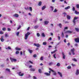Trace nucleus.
Wrapping results in <instances>:
<instances>
[{"instance_id": "obj_16", "label": "nucleus", "mask_w": 79, "mask_h": 79, "mask_svg": "<svg viewBox=\"0 0 79 79\" xmlns=\"http://www.w3.org/2000/svg\"><path fill=\"white\" fill-rule=\"evenodd\" d=\"M56 52H58V50L57 49H56L54 51L51 52V54H53V53H55Z\"/></svg>"}, {"instance_id": "obj_4", "label": "nucleus", "mask_w": 79, "mask_h": 79, "mask_svg": "<svg viewBox=\"0 0 79 79\" xmlns=\"http://www.w3.org/2000/svg\"><path fill=\"white\" fill-rule=\"evenodd\" d=\"M74 51H75V49L74 48H73L72 49H71L70 50V51L71 52H72L73 55H75V53H74Z\"/></svg>"}, {"instance_id": "obj_25", "label": "nucleus", "mask_w": 79, "mask_h": 79, "mask_svg": "<svg viewBox=\"0 0 79 79\" xmlns=\"http://www.w3.org/2000/svg\"><path fill=\"white\" fill-rule=\"evenodd\" d=\"M75 29L77 32H79V29L77 28H75Z\"/></svg>"}, {"instance_id": "obj_3", "label": "nucleus", "mask_w": 79, "mask_h": 79, "mask_svg": "<svg viewBox=\"0 0 79 79\" xmlns=\"http://www.w3.org/2000/svg\"><path fill=\"white\" fill-rule=\"evenodd\" d=\"M10 60L11 61V62H13V61H14V62H15L17 61L16 59L14 58H12L11 57L10 58Z\"/></svg>"}, {"instance_id": "obj_1", "label": "nucleus", "mask_w": 79, "mask_h": 79, "mask_svg": "<svg viewBox=\"0 0 79 79\" xmlns=\"http://www.w3.org/2000/svg\"><path fill=\"white\" fill-rule=\"evenodd\" d=\"M31 34V33L30 32H28L27 33L25 34V40H27V38L28 37V36L29 35Z\"/></svg>"}, {"instance_id": "obj_36", "label": "nucleus", "mask_w": 79, "mask_h": 79, "mask_svg": "<svg viewBox=\"0 0 79 79\" xmlns=\"http://www.w3.org/2000/svg\"><path fill=\"white\" fill-rule=\"evenodd\" d=\"M59 27H60V28H61V27H62V25H61V23H59Z\"/></svg>"}, {"instance_id": "obj_31", "label": "nucleus", "mask_w": 79, "mask_h": 79, "mask_svg": "<svg viewBox=\"0 0 79 79\" xmlns=\"http://www.w3.org/2000/svg\"><path fill=\"white\" fill-rule=\"evenodd\" d=\"M43 44L44 45H47V42H44Z\"/></svg>"}, {"instance_id": "obj_5", "label": "nucleus", "mask_w": 79, "mask_h": 79, "mask_svg": "<svg viewBox=\"0 0 79 79\" xmlns=\"http://www.w3.org/2000/svg\"><path fill=\"white\" fill-rule=\"evenodd\" d=\"M74 40L76 42H77V43H79V38H77L75 39Z\"/></svg>"}, {"instance_id": "obj_14", "label": "nucleus", "mask_w": 79, "mask_h": 79, "mask_svg": "<svg viewBox=\"0 0 79 79\" xmlns=\"http://www.w3.org/2000/svg\"><path fill=\"white\" fill-rule=\"evenodd\" d=\"M35 46H36L37 47H40V44H34Z\"/></svg>"}, {"instance_id": "obj_49", "label": "nucleus", "mask_w": 79, "mask_h": 79, "mask_svg": "<svg viewBox=\"0 0 79 79\" xmlns=\"http://www.w3.org/2000/svg\"><path fill=\"white\" fill-rule=\"evenodd\" d=\"M73 11H75V7H73Z\"/></svg>"}, {"instance_id": "obj_55", "label": "nucleus", "mask_w": 79, "mask_h": 79, "mask_svg": "<svg viewBox=\"0 0 79 79\" xmlns=\"http://www.w3.org/2000/svg\"><path fill=\"white\" fill-rule=\"evenodd\" d=\"M53 74L55 76H56V73L55 72H54L53 73Z\"/></svg>"}, {"instance_id": "obj_19", "label": "nucleus", "mask_w": 79, "mask_h": 79, "mask_svg": "<svg viewBox=\"0 0 79 79\" xmlns=\"http://www.w3.org/2000/svg\"><path fill=\"white\" fill-rule=\"evenodd\" d=\"M61 37L62 38H63L64 37V34L63 33V32H62L61 35Z\"/></svg>"}, {"instance_id": "obj_9", "label": "nucleus", "mask_w": 79, "mask_h": 79, "mask_svg": "<svg viewBox=\"0 0 79 79\" xmlns=\"http://www.w3.org/2000/svg\"><path fill=\"white\" fill-rule=\"evenodd\" d=\"M44 23L45 25H47L48 24V23H49V21H44Z\"/></svg>"}, {"instance_id": "obj_50", "label": "nucleus", "mask_w": 79, "mask_h": 79, "mask_svg": "<svg viewBox=\"0 0 79 79\" xmlns=\"http://www.w3.org/2000/svg\"><path fill=\"white\" fill-rule=\"evenodd\" d=\"M56 54H55L53 56H54V58H56Z\"/></svg>"}, {"instance_id": "obj_58", "label": "nucleus", "mask_w": 79, "mask_h": 79, "mask_svg": "<svg viewBox=\"0 0 79 79\" xmlns=\"http://www.w3.org/2000/svg\"><path fill=\"white\" fill-rule=\"evenodd\" d=\"M33 77V79H37V77H36L34 76Z\"/></svg>"}, {"instance_id": "obj_20", "label": "nucleus", "mask_w": 79, "mask_h": 79, "mask_svg": "<svg viewBox=\"0 0 79 79\" xmlns=\"http://www.w3.org/2000/svg\"><path fill=\"white\" fill-rule=\"evenodd\" d=\"M42 2L40 1L39 2V3H38V5L39 6H41L42 5Z\"/></svg>"}, {"instance_id": "obj_52", "label": "nucleus", "mask_w": 79, "mask_h": 79, "mask_svg": "<svg viewBox=\"0 0 79 79\" xmlns=\"http://www.w3.org/2000/svg\"><path fill=\"white\" fill-rule=\"evenodd\" d=\"M8 48L9 50H11V48L10 46L8 47Z\"/></svg>"}, {"instance_id": "obj_42", "label": "nucleus", "mask_w": 79, "mask_h": 79, "mask_svg": "<svg viewBox=\"0 0 79 79\" xmlns=\"http://www.w3.org/2000/svg\"><path fill=\"white\" fill-rule=\"evenodd\" d=\"M50 8H51V10H52V11H53V7L52 6H51Z\"/></svg>"}, {"instance_id": "obj_22", "label": "nucleus", "mask_w": 79, "mask_h": 79, "mask_svg": "<svg viewBox=\"0 0 79 79\" xmlns=\"http://www.w3.org/2000/svg\"><path fill=\"white\" fill-rule=\"evenodd\" d=\"M70 7H71L70 6H67V7H65V10H68V9H69V8H70Z\"/></svg>"}, {"instance_id": "obj_34", "label": "nucleus", "mask_w": 79, "mask_h": 79, "mask_svg": "<svg viewBox=\"0 0 79 79\" xmlns=\"http://www.w3.org/2000/svg\"><path fill=\"white\" fill-rule=\"evenodd\" d=\"M57 11H58V10L55 9L54 10V11L53 12H54V13H56V12H57Z\"/></svg>"}, {"instance_id": "obj_60", "label": "nucleus", "mask_w": 79, "mask_h": 79, "mask_svg": "<svg viewBox=\"0 0 79 79\" xmlns=\"http://www.w3.org/2000/svg\"><path fill=\"white\" fill-rule=\"evenodd\" d=\"M29 29H30V27H28L27 29V31H29Z\"/></svg>"}, {"instance_id": "obj_51", "label": "nucleus", "mask_w": 79, "mask_h": 79, "mask_svg": "<svg viewBox=\"0 0 79 79\" xmlns=\"http://www.w3.org/2000/svg\"><path fill=\"white\" fill-rule=\"evenodd\" d=\"M68 27H65V28H64V31H65V29H68Z\"/></svg>"}, {"instance_id": "obj_62", "label": "nucleus", "mask_w": 79, "mask_h": 79, "mask_svg": "<svg viewBox=\"0 0 79 79\" xmlns=\"http://www.w3.org/2000/svg\"><path fill=\"white\" fill-rule=\"evenodd\" d=\"M48 40H52V38L51 37H50L49 39Z\"/></svg>"}, {"instance_id": "obj_38", "label": "nucleus", "mask_w": 79, "mask_h": 79, "mask_svg": "<svg viewBox=\"0 0 79 79\" xmlns=\"http://www.w3.org/2000/svg\"><path fill=\"white\" fill-rule=\"evenodd\" d=\"M76 7L78 8V9H79V4H77L76 5Z\"/></svg>"}, {"instance_id": "obj_2", "label": "nucleus", "mask_w": 79, "mask_h": 79, "mask_svg": "<svg viewBox=\"0 0 79 79\" xmlns=\"http://www.w3.org/2000/svg\"><path fill=\"white\" fill-rule=\"evenodd\" d=\"M79 19V17H75L74 18L73 22L74 24V25H76V19Z\"/></svg>"}, {"instance_id": "obj_28", "label": "nucleus", "mask_w": 79, "mask_h": 79, "mask_svg": "<svg viewBox=\"0 0 79 79\" xmlns=\"http://www.w3.org/2000/svg\"><path fill=\"white\" fill-rule=\"evenodd\" d=\"M38 27H39V26L36 25L34 27V29H37Z\"/></svg>"}, {"instance_id": "obj_30", "label": "nucleus", "mask_w": 79, "mask_h": 79, "mask_svg": "<svg viewBox=\"0 0 79 79\" xmlns=\"http://www.w3.org/2000/svg\"><path fill=\"white\" fill-rule=\"evenodd\" d=\"M60 63H58L56 65V66H60Z\"/></svg>"}, {"instance_id": "obj_26", "label": "nucleus", "mask_w": 79, "mask_h": 79, "mask_svg": "<svg viewBox=\"0 0 79 79\" xmlns=\"http://www.w3.org/2000/svg\"><path fill=\"white\" fill-rule=\"evenodd\" d=\"M42 37H45V34H44V33H42Z\"/></svg>"}, {"instance_id": "obj_15", "label": "nucleus", "mask_w": 79, "mask_h": 79, "mask_svg": "<svg viewBox=\"0 0 79 79\" xmlns=\"http://www.w3.org/2000/svg\"><path fill=\"white\" fill-rule=\"evenodd\" d=\"M28 52H29L30 53H31V54L33 52V51L30 49H28Z\"/></svg>"}, {"instance_id": "obj_12", "label": "nucleus", "mask_w": 79, "mask_h": 79, "mask_svg": "<svg viewBox=\"0 0 79 79\" xmlns=\"http://www.w3.org/2000/svg\"><path fill=\"white\" fill-rule=\"evenodd\" d=\"M79 70L78 69H77L76 73V75H79Z\"/></svg>"}, {"instance_id": "obj_39", "label": "nucleus", "mask_w": 79, "mask_h": 79, "mask_svg": "<svg viewBox=\"0 0 79 79\" xmlns=\"http://www.w3.org/2000/svg\"><path fill=\"white\" fill-rule=\"evenodd\" d=\"M43 59H44V57H43V56H42L40 58V60L42 61H43Z\"/></svg>"}, {"instance_id": "obj_63", "label": "nucleus", "mask_w": 79, "mask_h": 79, "mask_svg": "<svg viewBox=\"0 0 79 79\" xmlns=\"http://www.w3.org/2000/svg\"><path fill=\"white\" fill-rule=\"evenodd\" d=\"M75 46H76L77 47V46H78V45H77V44H75Z\"/></svg>"}, {"instance_id": "obj_33", "label": "nucleus", "mask_w": 79, "mask_h": 79, "mask_svg": "<svg viewBox=\"0 0 79 79\" xmlns=\"http://www.w3.org/2000/svg\"><path fill=\"white\" fill-rule=\"evenodd\" d=\"M29 9L30 11H32V8L31 7H29Z\"/></svg>"}, {"instance_id": "obj_13", "label": "nucleus", "mask_w": 79, "mask_h": 79, "mask_svg": "<svg viewBox=\"0 0 79 79\" xmlns=\"http://www.w3.org/2000/svg\"><path fill=\"white\" fill-rule=\"evenodd\" d=\"M67 19H69H69H71V16L68 15H67Z\"/></svg>"}, {"instance_id": "obj_47", "label": "nucleus", "mask_w": 79, "mask_h": 79, "mask_svg": "<svg viewBox=\"0 0 79 79\" xmlns=\"http://www.w3.org/2000/svg\"><path fill=\"white\" fill-rule=\"evenodd\" d=\"M0 34H3V32L2 31H0Z\"/></svg>"}, {"instance_id": "obj_53", "label": "nucleus", "mask_w": 79, "mask_h": 79, "mask_svg": "<svg viewBox=\"0 0 79 79\" xmlns=\"http://www.w3.org/2000/svg\"><path fill=\"white\" fill-rule=\"evenodd\" d=\"M37 35L38 37H39L40 36V34L39 33H37Z\"/></svg>"}, {"instance_id": "obj_18", "label": "nucleus", "mask_w": 79, "mask_h": 79, "mask_svg": "<svg viewBox=\"0 0 79 79\" xmlns=\"http://www.w3.org/2000/svg\"><path fill=\"white\" fill-rule=\"evenodd\" d=\"M30 71H35V69L31 68L30 69Z\"/></svg>"}, {"instance_id": "obj_21", "label": "nucleus", "mask_w": 79, "mask_h": 79, "mask_svg": "<svg viewBox=\"0 0 79 79\" xmlns=\"http://www.w3.org/2000/svg\"><path fill=\"white\" fill-rule=\"evenodd\" d=\"M46 8V6H43V7L42 8V10H44Z\"/></svg>"}, {"instance_id": "obj_8", "label": "nucleus", "mask_w": 79, "mask_h": 79, "mask_svg": "<svg viewBox=\"0 0 79 79\" xmlns=\"http://www.w3.org/2000/svg\"><path fill=\"white\" fill-rule=\"evenodd\" d=\"M72 32L71 31H66L65 33V34H68V33H69V34H71V33Z\"/></svg>"}, {"instance_id": "obj_17", "label": "nucleus", "mask_w": 79, "mask_h": 79, "mask_svg": "<svg viewBox=\"0 0 79 79\" xmlns=\"http://www.w3.org/2000/svg\"><path fill=\"white\" fill-rule=\"evenodd\" d=\"M44 74H45V75H46V76H50V74L47 72L44 73Z\"/></svg>"}, {"instance_id": "obj_23", "label": "nucleus", "mask_w": 79, "mask_h": 79, "mask_svg": "<svg viewBox=\"0 0 79 79\" xmlns=\"http://www.w3.org/2000/svg\"><path fill=\"white\" fill-rule=\"evenodd\" d=\"M76 15H79V12H77V11L75 10V12Z\"/></svg>"}, {"instance_id": "obj_59", "label": "nucleus", "mask_w": 79, "mask_h": 79, "mask_svg": "<svg viewBox=\"0 0 79 79\" xmlns=\"http://www.w3.org/2000/svg\"><path fill=\"white\" fill-rule=\"evenodd\" d=\"M8 31H11V29H10V28H8Z\"/></svg>"}, {"instance_id": "obj_37", "label": "nucleus", "mask_w": 79, "mask_h": 79, "mask_svg": "<svg viewBox=\"0 0 79 79\" xmlns=\"http://www.w3.org/2000/svg\"><path fill=\"white\" fill-rule=\"evenodd\" d=\"M21 27V25H20L19 27L17 28V30H19V29H20Z\"/></svg>"}, {"instance_id": "obj_11", "label": "nucleus", "mask_w": 79, "mask_h": 79, "mask_svg": "<svg viewBox=\"0 0 79 79\" xmlns=\"http://www.w3.org/2000/svg\"><path fill=\"white\" fill-rule=\"evenodd\" d=\"M58 73L60 75V77H63V75H62V73H60V72H58Z\"/></svg>"}, {"instance_id": "obj_6", "label": "nucleus", "mask_w": 79, "mask_h": 79, "mask_svg": "<svg viewBox=\"0 0 79 79\" xmlns=\"http://www.w3.org/2000/svg\"><path fill=\"white\" fill-rule=\"evenodd\" d=\"M21 72H19L18 73L19 76H24V73H22L21 74Z\"/></svg>"}, {"instance_id": "obj_7", "label": "nucleus", "mask_w": 79, "mask_h": 79, "mask_svg": "<svg viewBox=\"0 0 79 79\" xmlns=\"http://www.w3.org/2000/svg\"><path fill=\"white\" fill-rule=\"evenodd\" d=\"M13 16L14 17H16V18L19 17V15L17 14H15Z\"/></svg>"}, {"instance_id": "obj_40", "label": "nucleus", "mask_w": 79, "mask_h": 79, "mask_svg": "<svg viewBox=\"0 0 79 79\" xmlns=\"http://www.w3.org/2000/svg\"><path fill=\"white\" fill-rule=\"evenodd\" d=\"M2 30H3V31H6V28H5V27H4V28H2Z\"/></svg>"}, {"instance_id": "obj_54", "label": "nucleus", "mask_w": 79, "mask_h": 79, "mask_svg": "<svg viewBox=\"0 0 79 79\" xmlns=\"http://www.w3.org/2000/svg\"><path fill=\"white\" fill-rule=\"evenodd\" d=\"M29 63H30L31 64H33V62H31V60H29Z\"/></svg>"}, {"instance_id": "obj_43", "label": "nucleus", "mask_w": 79, "mask_h": 79, "mask_svg": "<svg viewBox=\"0 0 79 79\" xmlns=\"http://www.w3.org/2000/svg\"><path fill=\"white\" fill-rule=\"evenodd\" d=\"M52 64H53V62H50L49 63V66H51V65H52Z\"/></svg>"}, {"instance_id": "obj_57", "label": "nucleus", "mask_w": 79, "mask_h": 79, "mask_svg": "<svg viewBox=\"0 0 79 79\" xmlns=\"http://www.w3.org/2000/svg\"><path fill=\"white\" fill-rule=\"evenodd\" d=\"M58 39L59 40H60V36H58Z\"/></svg>"}, {"instance_id": "obj_41", "label": "nucleus", "mask_w": 79, "mask_h": 79, "mask_svg": "<svg viewBox=\"0 0 79 79\" xmlns=\"http://www.w3.org/2000/svg\"><path fill=\"white\" fill-rule=\"evenodd\" d=\"M71 68V66H69L67 67V69H69Z\"/></svg>"}, {"instance_id": "obj_44", "label": "nucleus", "mask_w": 79, "mask_h": 79, "mask_svg": "<svg viewBox=\"0 0 79 79\" xmlns=\"http://www.w3.org/2000/svg\"><path fill=\"white\" fill-rule=\"evenodd\" d=\"M19 51H16V54H19Z\"/></svg>"}, {"instance_id": "obj_24", "label": "nucleus", "mask_w": 79, "mask_h": 79, "mask_svg": "<svg viewBox=\"0 0 79 79\" xmlns=\"http://www.w3.org/2000/svg\"><path fill=\"white\" fill-rule=\"evenodd\" d=\"M15 49L16 50H21V48H15Z\"/></svg>"}, {"instance_id": "obj_29", "label": "nucleus", "mask_w": 79, "mask_h": 79, "mask_svg": "<svg viewBox=\"0 0 79 79\" xmlns=\"http://www.w3.org/2000/svg\"><path fill=\"white\" fill-rule=\"evenodd\" d=\"M72 60H73V61H77V59H76V58H73L72 59Z\"/></svg>"}, {"instance_id": "obj_56", "label": "nucleus", "mask_w": 79, "mask_h": 79, "mask_svg": "<svg viewBox=\"0 0 79 79\" xmlns=\"http://www.w3.org/2000/svg\"><path fill=\"white\" fill-rule=\"evenodd\" d=\"M72 65L73 66H76V65L73 63L72 64Z\"/></svg>"}, {"instance_id": "obj_64", "label": "nucleus", "mask_w": 79, "mask_h": 79, "mask_svg": "<svg viewBox=\"0 0 79 79\" xmlns=\"http://www.w3.org/2000/svg\"><path fill=\"white\" fill-rule=\"evenodd\" d=\"M5 37H8V35H7V34H5Z\"/></svg>"}, {"instance_id": "obj_27", "label": "nucleus", "mask_w": 79, "mask_h": 79, "mask_svg": "<svg viewBox=\"0 0 79 79\" xmlns=\"http://www.w3.org/2000/svg\"><path fill=\"white\" fill-rule=\"evenodd\" d=\"M49 70H50V71H52V72H53V73H54V72H55V71H54V70H52V69L50 68H49Z\"/></svg>"}, {"instance_id": "obj_46", "label": "nucleus", "mask_w": 79, "mask_h": 79, "mask_svg": "<svg viewBox=\"0 0 79 79\" xmlns=\"http://www.w3.org/2000/svg\"><path fill=\"white\" fill-rule=\"evenodd\" d=\"M0 39L1 42H3V41H4V39L3 38H1Z\"/></svg>"}, {"instance_id": "obj_35", "label": "nucleus", "mask_w": 79, "mask_h": 79, "mask_svg": "<svg viewBox=\"0 0 79 79\" xmlns=\"http://www.w3.org/2000/svg\"><path fill=\"white\" fill-rule=\"evenodd\" d=\"M6 71H8V72H10V69H6Z\"/></svg>"}, {"instance_id": "obj_61", "label": "nucleus", "mask_w": 79, "mask_h": 79, "mask_svg": "<svg viewBox=\"0 0 79 79\" xmlns=\"http://www.w3.org/2000/svg\"><path fill=\"white\" fill-rule=\"evenodd\" d=\"M52 2H53V3L55 2V0H52Z\"/></svg>"}, {"instance_id": "obj_10", "label": "nucleus", "mask_w": 79, "mask_h": 79, "mask_svg": "<svg viewBox=\"0 0 79 79\" xmlns=\"http://www.w3.org/2000/svg\"><path fill=\"white\" fill-rule=\"evenodd\" d=\"M62 55H63L62 58L63 59H65V55H64V52H62Z\"/></svg>"}, {"instance_id": "obj_32", "label": "nucleus", "mask_w": 79, "mask_h": 79, "mask_svg": "<svg viewBox=\"0 0 79 79\" xmlns=\"http://www.w3.org/2000/svg\"><path fill=\"white\" fill-rule=\"evenodd\" d=\"M38 71L40 73H42V70L41 69H39Z\"/></svg>"}, {"instance_id": "obj_48", "label": "nucleus", "mask_w": 79, "mask_h": 79, "mask_svg": "<svg viewBox=\"0 0 79 79\" xmlns=\"http://www.w3.org/2000/svg\"><path fill=\"white\" fill-rule=\"evenodd\" d=\"M19 32H17L16 33L17 35L18 36V35H19Z\"/></svg>"}, {"instance_id": "obj_45", "label": "nucleus", "mask_w": 79, "mask_h": 79, "mask_svg": "<svg viewBox=\"0 0 79 79\" xmlns=\"http://www.w3.org/2000/svg\"><path fill=\"white\" fill-rule=\"evenodd\" d=\"M33 57H34V58H36V57H37V55L36 54H34L33 55Z\"/></svg>"}]
</instances>
